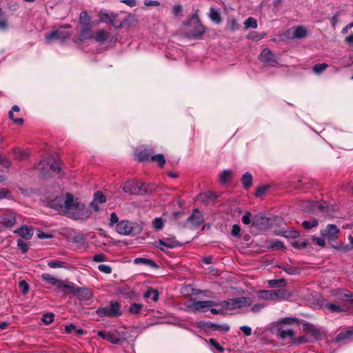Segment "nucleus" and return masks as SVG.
I'll list each match as a JSON object with an SVG mask.
<instances>
[{"instance_id": "38", "label": "nucleus", "mask_w": 353, "mask_h": 353, "mask_svg": "<svg viewBox=\"0 0 353 353\" xmlns=\"http://www.w3.org/2000/svg\"><path fill=\"white\" fill-rule=\"evenodd\" d=\"M281 268L286 273H288V274H290V275H294V274H299V269L297 268L294 267V266H291V265H290L288 264L283 265L281 267Z\"/></svg>"}, {"instance_id": "22", "label": "nucleus", "mask_w": 353, "mask_h": 353, "mask_svg": "<svg viewBox=\"0 0 353 353\" xmlns=\"http://www.w3.org/2000/svg\"><path fill=\"white\" fill-rule=\"evenodd\" d=\"M203 326L206 328H210L213 330H219L223 332H228L230 328L228 324L219 325L210 321L203 323Z\"/></svg>"}, {"instance_id": "47", "label": "nucleus", "mask_w": 353, "mask_h": 353, "mask_svg": "<svg viewBox=\"0 0 353 353\" xmlns=\"http://www.w3.org/2000/svg\"><path fill=\"white\" fill-rule=\"evenodd\" d=\"M292 245L295 248H297V249H304L305 248L308 243L307 241H294L293 242H292Z\"/></svg>"}, {"instance_id": "4", "label": "nucleus", "mask_w": 353, "mask_h": 353, "mask_svg": "<svg viewBox=\"0 0 353 353\" xmlns=\"http://www.w3.org/2000/svg\"><path fill=\"white\" fill-rule=\"evenodd\" d=\"M37 170L42 176H51L54 174H59L61 168L59 162L52 156H49L39 162Z\"/></svg>"}, {"instance_id": "61", "label": "nucleus", "mask_w": 353, "mask_h": 353, "mask_svg": "<svg viewBox=\"0 0 353 353\" xmlns=\"http://www.w3.org/2000/svg\"><path fill=\"white\" fill-rule=\"evenodd\" d=\"M8 28V20L5 18L0 19V30H6Z\"/></svg>"}, {"instance_id": "8", "label": "nucleus", "mask_w": 353, "mask_h": 353, "mask_svg": "<svg viewBox=\"0 0 353 353\" xmlns=\"http://www.w3.org/2000/svg\"><path fill=\"white\" fill-rule=\"evenodd\" d=\"M77 299L81 301H89L92 299L93 294L88 288L74 287L73 283H69L68 288Z\"/></svg>"}, {"instance_id": "52", "label": "nucleus", "mask_w": 353, "mask_h": 353, "mask_svg": "<svg viewBox=\"0 0 353 353\" xmlns=\"http://www.w3.org/2000/svg\"><path fill=\"white\" fill-rule=\"evenodd\" d=\"M312 241L314 243H315L316 245L321 246V248H323L325 246V241L323 236L322 237H316V236H312Z\"/></svg>"}, {"instance_id": "57", "label": "nucleus", "mask_w": 353, "mask_h": 353, "mask_svg": "<svg viewBox=\"0 0 353 353\" xmlns=\"http://www.w3.org/2000/svg\"><path fill=\"white\" fill-rule=\"evenodd\" d=\"M284 283L283 279H272L268 281V284L270 287L274 288L281 283Z\"/></svg>"}, {"instance_id": "64", "label": "nucleus", "mask_w": 353, "mask_h": 353, "mask_svg": "<svg viewBox=\"0 0 353 353\" xmlns=\"http://www.w3.org/2000/svg\"><path fill=\"white\" fill-rule=\"evenodd\" d=\"M270 247L272 248H282L283 247V244L281 241L275 240L271 241Z\"/></svg>"}, {"instance_id": "35", "label": "nucleus", "mask_w": 353, "mask_h": 353, "mask_svg": "<svg viewBox=\"0 0 353 353\" xmlns=\"http://www.w3.org/2000/svg\"><path fill=\"white\" fill-rule=\"evenodd\" d=\"M279 336L281 339H290L292 341H294V334L292 330L288 329L284 330H281L279 332Z\"/></svg>"}, {"instance_id": "33", "label": "nucleus", "mask_w": 353, "mask_h": 353, "mask_svg": "<svg viewBox=\"0 0 353 353\" xmlns=\"http://www.w3.org/2000/svg\"><path fill=\"white\" fill-rule=\"evenodd\" d=\"M324 307L332 313H339L343 310L339 305L333 303H327L324 305Z\"/></svg>"}, {"instance_id": "1", "label": "nucleus", "mask_w": 353, "mask_h": 353, "mask_svg": "<svg viewBox=\"0 0 353 353\" xmlns=\"http://www.w3.org/2000/svg\"><path fill=\"white\" fill-rule=\"evenodd\" d=\"M51 207L68 214L75 219L83 218L85 215V207L83 203L74 201L71 194L67 193L65 197L57 196L51 201Z\"/></svg>"}, {"instance_id": "39", "label": "nucleus", "mask_w": 353, "mask_h": 353, "mask_svg": "<svg viewBox=\"0 0 353 353\" xmlns=\"http://www.w3.org/2000/svg\"><path fill=\"white\" fill-rule=\"evenodd\" d=\"M319 221L317 219H314L312 221H304L302 223L303 227L306 230H310L313 228H315L318 225Z\"/></svg>"}, {"instance_id": "43", "label": "nucleus", "mask_w": 353, "mask_h": 353, "mask_svg": "<svg viewBox=\"0 0 353 353\" xmlns=\"http://www.w3.org/2000/svg\"><path fill=\"white\" fill-rule=\"evenodd\" d=\"M208 343L212 349L220 352H223L224 351V348L215 339H210Z\"/></svg>"}, {"instance_id": "25", "label": "nucleus", "mask_w": 353, "mask_h": 353, "mask_svg": "<svg viewBox=\"0 0 353 353\" xmlns=\"http://www.w3.org/2000/svg\"><path fill=\"white\" fill-rule=\"evenodd\" d=\"M353 336V327H348L345 330L340 332L336 339L337 341L341 340V341H348L352 339Z\"/></svg>"}, {"instance_id": "34", "label": "nucleus", "mask_w": 353, "mask_h": 353, "mask_svg": "<svg viewBox=\"0 0 353 353\" xmlns=\"http://www.w3.org/2000/svg\"><path fill=\"white\" fill-rule=\"evenodd\" d=\"M242 183L244 188L248 189L252 184V176L249 172H245L242 176Z\"/></svg>"}, {"instance_id": "41", "label": "nucleus", "mask_w": 353, "mask_h": 353, "mask_svg": "<svg viewBox=\"0 0 353 353\" xmlns=\"http://www.w3.org/2000/svg\"><path fill=\"white\" fill-rule=\"evenodd\" d=\"M328 68V65L327 63H317L314 65L313 71L315 74H321L323 71H325Z\"/></svg>"}, {"instance_id": "54", "label": "nucleus", "mask_w": 353, "mask_h": 353, "mask_svg": "<svg viewBox=\"0 0 353 353\" xmlns=\"http://www.w3.org/2000/svg\"><path fill=\"white\" fill-rule=\"evenodd\" d=\"M98 269L101 272L105 274H110L112 272V268L108 265L101 264L98 266Z\"/></svg>"}, {"instance_id": "20", "label": "nucleus", "mask_w": 353, "mask_h": 353, "mask_svg": "<svg viewBox=\"0 0 353 353\" xmlns=\"http://www.w3.org/2000/svg\"><path fill=\"white\" fill-rule=\"evenodd\" d=\"M188 220L194 226H199L203 223V218L202 214L198 210H194Z\"/></svg>"}, {"instance_id": "62", "label": "nucleus", "mask_w": 353, "mask_h": 353, "mask_svg": "<svg viewBox=\"0 0 353 353\" xmlns=\"http://www.w3.org/2000/svg\"><path fill=\"white\" fill-rule=\"evenodd\" d=\"M143 3L145 6H158L160 2L155 0H144Z\"/></svg>"}, {"instance_id": "11", "label": "nucleus", "mask_w": 353, "mask_h": 353, "mask_svg": "<svg viewBox=\"0 0 353 353\" xmlns=\"http://www.w3.org/2000/svg\"><path fill=\"white\" fill-rule=\"evenodd\" d=\"M340 230L334 224H328L326 228L321 232V236L329 241H335L338 239Z\"/></svg>"}, {"instance_id": "58", "label": "nucleus", "mask_w": 353, "mask_h": 353, "mask_svg": "<svg viewBox=\"0 0 353 353\" xmlns=\"http://www.w3.org/2000/svg\"><path fill=\"white\" fill-rule=\"evenodd\" d=\"M285 233V236L290 238H296L299 236V232L295 230L286 231Z\"/></svg>"}, {"instance_id": "3", "label": "nucleus", "mask_w": 353, "mask_h": 353, "mask_svg": "<svg viewBox=\"0 0 353 353\" xmlns=\"http://www.w3.org/2000/svg\"><path fill=\"white\" fill-rule=\"evenodd\" d=\"M199 10L192 15L186 23L187 32L185 33V37L190 39H201L202 35L205 32V28L201 23L199 17Z\"/></svg>"}, {"instance_id": "37", "label": "nucleus", "mask_w": 353, "mask_h": 353, "mask_svg": "<svg viewBox=\"0 0 353 353\" xmlns=\"http://www.w3.org/2000/svg\"><path fill=\"white\" fill-rule=\"evenodd\" d=\"M97 314L99 316L113 317L110 307H99L97 310Z\"/></svg>"}, {"instance_id": "42", "label": "nucleus", "mask_w": 353, "mask_h": 353, "mask_svg": "<svg viewBox=\"0 0 353 353\" xmlns=\"http://www.w3.org/2000/svg\"><path fill=\"white\" fill-rule=\"evenodd\" d=\"M244 26L246 29L252 28H256L257 27V21L253 17H248L244 22Z\"/></svg>"}, {"instance_id": "44", "label": "nucleus", "mask_w": 353, "mask_h": 353, "mask_svg": "<svg viewBox=\"0 0 353 353\" xmlns=\"http://www.w3.org/2000/svg\"><path fill=\"white\" fill-rule=\"evenodd\" d=\"M64 263L59 260H52L48 262V265L51 268H65Z\"/></svg>"}, {"instance_id": "60", "label": "nucleus", "mask_w": 353, "mask_h": 353, "mask_svg": "<svg viewBox=\"0 0 353 353\" xmlns=\"http://www.w3.org/2000/svg\"><path fill=\"white\" fill-rule=\"evenodd\" d=\"M268 189L267 186L261 185L260 187H258L256 189V191L255 192L256 196H260L261 195L263 194Z\"/></svg>"}, {"instance_id": "51", "label": "nucleus", "mask_w": 353, "mask_h": 353, "mask_svg": "<svg viewBox=\"0 0 353 353\" xmlns=\"http://www.w3.org/2000/svg\"><path fill=\"white\" fill-rule=\"evenodd\" d=\"M18 247L22 250L23 253H26L28 250V243L24 241L22 239H19L17 241Z\"/></svg>"}, {"instance_id": "28", "label": "nucleus", "mask_w": 353, "mask_h": 353, "mask_svg": "<svg viewBox=\"0 0 353 353\" xmlns=\"http://www.w3.org/2000/svg\"><path fill=\"white\" fill-rule=\"evenodd\" d=\"M93 37V33L92 32L91 28L89 26H85L79 34L81 40H85Z\"/></svg>"}, {"instance_id": "27", "label": "nucleus", "mask_w": 353, "mask_h": 353, "mask_svg": "<svg viewBox=\"0 0 353 353\" xmlns=\"http://www.w3.org/2000/svg\"><path fill=\"white\" fill-rule=\"evenodd\" d=\"M20 111V108L14 105L12 106V110L9 112V118L13 121V122L17 125H22L23 123V119L21 118H15L14 115V112H19Z\"/></svg>"}, {"instance_id": "36", "label": "nucleus", "mask_w": 353, "mask_h": 353, "mask_svg": "<svg viewBox=\"0 0 353 353\" xmlns=\"http://www.w3.org/2000/svg\"><path fill=\"white\" fill-rule=\"evenodd\" d=\"M143 307V305L142 304L139 303H132L129 307L128 311L130 314H140L142 309Z\"/></svg>"}, {"instance_id": "31", "label": "nucleus", "mask_w": 353, "mask_h": 353, "mask_svg": "<svg viewBox=\"0 0 353 353\" xmlns=\"http://www.w3.org/2000/svg\"><path fill=\"white\" fill-rule=\"evenodd\" d=\"M134 263L137 265H146L150 267H155L156 263L154 261L147 259V258H142V257H138L136 258L134 260Z\"/></svg>"}, {"instance_id": "63", "label": "nucleus", "mask_w": 353, "mask_h": 353, "mask_svg": "<svg viewBox=\"0 0 353 353\" xmlns=\"http://www.w3.org/2000/svg\"><path fill=\"white\" fill-rule=\"evenodd\" d=\"M250 216L251 213L249 212H247L243 216H242V222L245 225H248L250 223Z\"/></svg>"}, {"instance_id": "24", "label": "nucleus", "mask_w": 353, "mask_h": 353, "mask_svg": "<svg viewBox=\"0 0 353 353\" xmlns=\"http://www.w3.org/2000/svg\"><path fill=\"white\" fill-rule=\"evenodd\" d=\"M208 17L210 19L216 24H220L221 23L222 19L221 14L219 11L214 7L210 8Z\"/></svg>"}, {"instance_id": "14", "label": "nucleus", "mask_w": 353, "mask_h": 353, "mask_svg": "<svg viewBox=\"0 0 353 353\" xmlns=\"http://www.w3.org/2000/svg\"><path fill=\"white\" fill-rule=\"evenodd\" d=\"M98 336L103 339H105L113 344H118L121 343V339L117 331L113 332H104L99 331Z\"/></svg>"}, {"instance_id": "56", "label": "nucleus", "mask_w": 353, "mask_h": 353, "mask_svg": "<svg viewBox=\"0 0 353 353\" xmlns=\"http://www.w3.org/2000/svg\"><path fill=\"white\" fill-rule=\"evenodd\" d=\"M19 288L23 294H26L29 290V285L25 280L19 282Z\"/></svg>"}, {"instance_id": "10", "label": "nucleus", "mask_w": 353, "mask_h": 353, "mask_svg": "<svg viewBox=\"0 0 353 353\" xmlns=\"http://www.w3.org/2000/svg\"><path fill=\"white\" fill-rule=\"evenodd\" d=\"M92 38H94L95 41L99 43L108 42L115 44L117 41V36H112L109 32L103 29H101L97 31L94 34H93Z\"/></svg>"}, {"instance_id": "5", "label": "nucleus", "mask_w": 353, "mask_h": 353, "mask_svg": "<svg viewBox=\"0 0 353 353\" xmlns=\"http://www.w3.org/2000/svg\"><path fill=\"white\" fill-rule=\"evenodd\" d=\"M257 294L260 299L268 301H281L290 295L285 289L261 290Z\"/></svg>"}, {"instance_id": "18", "label": "nucleus", "mask_w": 353, "mask_h": 353, "mask_svg": "<svg viewBox=\"0 0 353 353\" xmlns=\"http://www.w3.org/2000/svg\"><path fill=\"white\" fill-rule=\"evenodd\" d=\"M138 157L139 161H145L150 159L152 161H155L159 163L160 167H163L165 163V157L161 154L153 155L151 157H150L149 154H147L145 152H140Z\"/></svg>"}, {"instance_id": "59", "label": "nucleus", "mask_w": 353, "mask_h": 353, "mask_svg": "<svg viewBox=\"0 0 353 353\" xmlns=\"http://www.w3.org/2000/svg\"><path fill=\"white\" fill-rule=\"evenodd\" d=\"M0 165L6 168H8L10 167V163L6 157L0 155Z\"/></svg>"}, {"instance_id": "6", "label": "nucleus", "mask_w": 353, "mask_h": 353, "mask_svg": "<svg viewBox=\"0 0 353 353\" xmlns=\"http://www.w3.org/2000/svg\"><path fill=\"white\" fill-rule=\"evenodd\" d=\"M98 16L100 22L105 23H110L116 29H120L123 27V22L118 19V14L108 12L106 10L102 9L99 13Z\"/></svg>"}, {"instance_id": "12", "label": "nucleus", "mask_w": 353, "mask_h": 353, "mask_svg": "<svg viewBox=\"0 0 353 353\" xmlns=\"http://www.w3.org/2000/svg\"><path fill=\"white\" fill-rule=\"evenodd\" d=\"M190 309L193 311L205 312L208 308L216 307V301H194L189 305Z\"/></svg>"}, {"instance_id": "50", "label": "nucleus", "mask_w": 353, "mask_h": 353, "mask_svg": "<svg viewBox=\"0 0 353 353\" xmlns=\"http://www.w3.org/2000/svg\"><path fill=\"white\" fill-rule=\"evenodd\" d=\"M231 176V172L229 170H223L220 174V181L223 183H225Z\"/></svg>"}, {"instance_id": "40", "label": "nucleus", "mask_w": 353, "mask_h": 353, "mask_svg": "<svg viewBox=\"0 0 353 353\" xmlns=\"http://www.w3.org/2000/svg\"><path fill=\"white\" fill-rule=\"evenodd\" d=\"M90 18L88 16L87 12L83 11L80 13L79 15V23L85 26H89Z\"/></svg>"}, {"instance_id": "7", "label": "nucleus", "mask_w": 353, "mask_h": 353, "mask_svg": "<svg viewBox=\"0 0 353 353\" xmlns=\"http://www.w3.org/2000/svg\"><path fill=\"white\" fill-rule=\"evenodd\" d=\"M123 190L125 193L138 195L145 192L146 188L143 183H139L135 180H129L124 183Z\"/></svg>"}, {"instance_id": "17", "label": "nucleus", "mask_w": 353, "mask_h": 353, "mask_svg": "<svg viewBox=\"0 0 353 353\" xmlns=\"http://www.w3.org/2000/svg\"><path fill=\"white\" fill-rule=\"evenodd\" d=\"M303 330L309 334L314 340H319L322 336V332L313 324L304 323L303 324Z\"/></svg>"}, {"instance_id": "32", "label": "nucleus", "mask_w": 353, "mask_h": 353, "mask_svg": "<svg viewBox=\"0 0 353 353\" xmlns=\"http://www.w3.org/2000/svg\"><path fill=\"white\" fill-rule=\"evenodd\" d=\"M110 308L113 316H118L121 314V307L118 302L111 301Z\"/></svg>"}, {"instance_id": "48", "label": "nucleus", "mask_w": 353, "mask_h": 353, "mask_svg": "<svg viewBox=\"0 0 353 353\" xmlns=\"http://www.w3.org/2000/svg\"><path fill=\"white\" fill-rule=\"evenodd\" d=\"M228 27L232 31L237 30L239 25L236 20L234 18L229 19L228 21Z\"/></svg>"}, {"instance_id": "9", "label": "nucleus", "mask_w": 353, "mask_h": 353, "mask_svg": "<svg viewBox=\"0 0 353 353\" xmlns=\"http://www.w3.org/2000/svg\"><path fill=\"white\" fill-rule=\"evenodd\" d=\"M17 222L16 214L12 210L0 214V228H10Z\"/></svg>"}, {"instance_id": "30", "label": "nucleus", "mask_w": 353, "mask_h": 353, "mask_svg": "<svg viewBox=\"0 0 353 353\" xmlns=\"http://www.w3.org/2000/svg\"><path fill=\"white\" fill-rule=\"evenodd\" d=\"M144 298L151 299L152 301L156 302L159 299V292L156 289L150 288L143 294Z\"/></svg>"}, {"instance_id": "15", "label": "nucleus", "mask_w": 353, "mask_h": 353, "mask_svg": "<svg viewBox=\"0 0 353 353\" xmlns=\"http://www.w3.org/2000/svg\"><path fill=\"white\" fill-rule=\"evenodd\" d=\"M41 278L43 281L56 285L59 289H61L62 290H68V288L69 286L68 283H64L62 281L55 278L54 276H52L50 274H43L41 275Z\"/></svg>"}, {"instance_id": "46", "label": "nucleus", "mask_w": 353, "mask_h": 353, "mask_svg": "<svg viewBox=\"0 0 353 353\" xmlns=\"http://www.w3.org/2000/svg\"><path fill=\"white\" fill-rule=\"evenodd\" d=\"M14 155H15V158H17V159L23 160V159H26L28 157L29 154L26 150L18 149L15 152Z\"/></svg>"}, {"instance_id": "19", "label": "nucleus", "mask_w": 353, "mask_h": 353, "mask_svg": "<svg viewBox=\"0 0 353 353\" xmlns=\"http://www.w3.org/2000/svg\"><path fill=\"white\" fill-rule=\"evenodd\" d=\"M14 233L19 234L22 238L29 240L33 236L32 228H30L27 225H23L20 228L15 230Z\"/></svg>"}, {"instance_id": "21", "label": "nucleus", "mask_w": 353, "mask_h": 353, "mask_svg": "<svg viewBox=\"0 0 353 353\" xmlns=\"http://www.w3.org/2000/svg\"><path fill=\"white\" fill-rule=\"evenodd\" d=\"M106 201V198L101 192H97L94 194V199L90 203V205L93 208L94 211H98L99 208L98 205L99 203H103Z\"/></svg>"}, {"instance_id": "55", "label": "nucleus", "mask_w": 353, "mask_h": 353, "mask_svg": "<svg viewBox=\"0 0 353 353\" xmlns=\"http://www.w3.org/2000/svg\"><path fill=\"white\" fill-rule=\"evenodd\" d=\"M93 261L97 263L103 262L107 261V257L104 254H98L93 256Z\"/></svg>"}, {"instance_id": "23", "label": "nucleus", "mask_w": 353, "mask_h": 353, "mask_svg": "<svg viewBox=\"0 0 353 353\" xmlns=\"http://www.w3.org/2000/svg\"><path fill=\"white\" fill-rule=\"evenodd\" d=\"M45 38L47 42H50L54 39H61L63 42L67 39L68 36L64 35L59 30H54L50 33L47 34Z\"/></svg>"}, {"instance_id": "49", "label": "nucleus", "mask_w": 353, "mask_h": 353, "mask_svg": "<svg viewBox=\"0 0 353 353\" xmlns=\"http://www.w3.org/2000/svg\"><path fill=\"white\" fill-rule=\"evenodd\" d=\"M231 234L232 236H235V237H237V238H241V228L239 225L237 224H234L232 225V231H231Z\"/></svg>"}, {"instance_id": "13", "label": "nucleus", "mask_w": 353, "mask_h": 353, "mask_svg": "<svg viewBox=\"0 0 353 353\" xmlns=\"http://www.w3.org/2000/svg\"><path fill=\"white\" fill-rule=\"evenodd\" d=\"M259 60L269 65L276 66L278 64L275 54L268 48H264L260 53Z\"/></svg>"}, {"instance_id": "45", "label": "nucleus", "mask_w": 353, "mask_h": 353, "mask_svg": "<svg viewBox=\"0 0 353 353\" xmlns=\"http://www.w3.org/2000/svg\"><path fill=\"white\" fill-rule=\"evenodd\" d=\"M54 316L53 313H46L43 315L41 320L46 325H49L52 323Z\"/></svg>"}, {"instance_id": "26", "label": "nucleus", "mask_w": 353, "mask_h": 353, "mask_svg": "<svg viewBox=\"0 0 353 353\" xmlns=\"http://www.w3.org/2000/svg\"><path fill=\"white\" fill-rule=\"evenodd\" d=\"M290 30L292 32L293 38L301 39L306 37L307 35V30L302 26L292 28Z\"/></svg>"}, {"instance_id": "53", "label": "nucleus", "mask_w": 353, "mask_h": 353, "mask_svg": "<svg viewBox=\"0 0 353 353\" xmlns=\"http://www.w3.org/2000/svg\"><path fill=\"white\" fill-rule=\"evenodd\" d=\"M153 226L156 230H161L163 226V220L162 218H156L153 221Z\"/></svg>"}, {"instance_id": "2", "label": "nucleus", "mask_w": 353, "mask_h": 353, "mask_svg": "<svg viewBox=\"0 0 353 353\" xmlns=\"http://www.w3.org/2000/svg\"><path fill=\"white\" fill-rule=\"evenodd\" d=\"M252 299L250 297H238L223 301H216V307L210 309L213 314H223L230 310H237L250 305Z\"/></svg>"}, {"instance_id": "29", "label": "nucleus", "mask_w": 353, "mask_h": 353, "mask_svg": "<svg viewBox=\"0 0 353 353\" xmlns=\"http://www.w3.org/2000/svg\"><path fill=\"white\" fill-rule=\"evenodd\" d=\"M159 244L166 248H172L179 245V242L174 239H163L159 240Z\"/></svg>"}, {"instance_id": "16", "label": "nucleus", "mask_w": 353, "mask_h": 353, "mask_svg": "<svg viewBox=\"0 0 353 353\" xmlns=\"http://www.w3.org/2000/svg\"><path fill=\"white\" fill-rule=\"evenodd\" d=\"M117 232L122 235H130L133 230V223L127 220L119 222L116 227Z\"/></svg>"}]
</instances>
